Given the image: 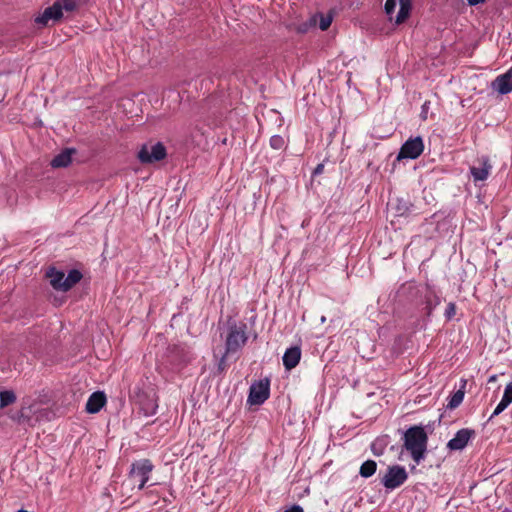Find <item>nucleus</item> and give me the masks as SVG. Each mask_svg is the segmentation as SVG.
<instances>
[{"label":"nucleus","mask_w":512,"mask_h":512,"mask_svg":"<svg viewBox=\"0 0 512 512\" xmlns=\"http://www.w3.org/2000/svg\"><path fill=\"white\" fill-rule=\"evenodd\" d=\"M154 466L149 459H141L131 464L129 479L138 482V490H142L150 478Z\"/></svg>","instance_id":"6"},{"label":"nucleus","mask_w":512,"mask_h":512,"mask_svg":"<svg viewBox=\"0 0 512 512\" xmlns=\"http://www.w3.org/2000/svg\"><path fill=\"white\" fill-rule=\"evenodd\" d=\"M441 303V299L436 291L434 285L426 282L424 285V293L420 304H424V313L427 317H430L434 309Z\"/></svg>","instance_id":"11"},{"label":"nucleus","mask_w":512,"mask_h":512,"mask_svg":"<svg viewBox=\"0 0 512 512\" xmlns=\"http://www.w3.org/2000/svg\"><path fill=\"white\" fill-rule=\"evenodd\" d=\"M86 0H55L53 4L44 9L34 21L37 25L47 27L50 22L53 24L58 23L64 17V12L71 13L76 11L81 3Z\"/></svg>","instance_id":"2"},{"label":"nucleus","mask_w":512,"mask_h":512,"mask_svg":"<svg viewBox=\"0 0 512 512\" xmlns=\"http://www.w3.org/2000/svg\"><path fill=\"white\" fill-rule=\"evenodd\" d=\"M400 6L405 4V6H411V0H399Z\"/></svg>","instance_id":"37"},{"label":"nucleus","mask_w":512,"mask_h":512,"mask_svg":"<svg viewBox=\"0 0 512 512\" xmlns=\"http://www.w3.org/2000/svg\"><path fill=\"white\" fill-rule=\"evenodd\" d=\"M496 380V375H492L490 378H489V382H493Z\"/></svg>","instance_id":"38"},{"label":"nucleus","mask_w":512,"mask_h":512,"mask_svg":"<svg viewBox=\"0 0 512 512\" xmlns=\"http://www.w3.org/2000/svg\"><path fill=\"white\" fill-rule=\"evenodd\" d=\"M491 87L501 95L512 92V67L505 73L497 76Z\"/></svg>","instance_id":"14"},{"label":"nucleus","mask_w":512,"mask_h":512,"mask_svg":"<svg viewBox=\"0 0 512 512\" xmlns=\"http://www.w3.org/2000/svg\"><path fill=\"white\" fill-rule=\"evenodd\" d=\"M387 445L386 437H378L371 443V451L373 455L379 457L384 454Z\"/></svg>","instance_id":"26"},{"label":"nucleus","mask_w":512,"mask_h":512,"mask_svg":"<svg viewBox=\"0 0 512 512\" xmlns=\"http://www.w3.org/2000/svg\"><path fill=\"white\" fill-rule=\"evenodd\" d=\"M404 447L410 452L412 459L419 464L425 459L428 435L422 425L409 427L403 436Z\"/></svg>","instance_id":"1"},{"label":"nucleus","mask_w":512,"mask_h":512,"mask_svg":"<svg viewBox=\"0 0 512 512\" xmlns=\"http://www.w3.org/2000/svg\"><path fill=\"white\" fill-rule=\"evenodd\" d=\"M284 512H304V509L300 505L294 504L287 508Z\"/></svg>","instance_id":"35"},{"label":"nucleus","mask_w":512,"mask_h":512,"mask_svg":"<svg viewBox=\"0 0 512 512\" xmlns=\"http://www.w3.org/2000/svg\"><path fill=\"white\" fill-rule=\"evenodd\" d=\"M407 479L408 473L405 467L395 464L388 466L386 473L380 479V483L387 490H394L403 485Z\"/></svg>","instance_id":"5"},{"label":"nucleus","mask_w":512,"mask_h":512,"mask_svg":"<svg viewBox=\"0 0 512 512\" xmlns=\"http://www.w3.org/2000/svg\"><path fill=\"white\" fill-rule=\"evenodd\" d=\"M456 314V304L454 302H449L446 309H445V312H444V316L446 318L447 321H450L454 318Z\"/></svg>","instance_id":"30"},{"label":"nucleus","mask_w":512,"mask_h":512,"mask_svg":"<svg viewBox=\"0 0 512 512\" xmlns=\"http://www.w3.org/2000/svg\"><path fill=\"white\" fill-rule=\"evenodd\" d=\"M228 355L229 354H226V351H225L224 354L219 359L218 364H217V372H218V374H222L226 370V367H227L226 359H227Z\"/></svg>","instance_id":"32"},{"label":"nucleus","mask_w":512,"mask_h":512,"mask_svg":"<svg viewBox=\"0 0 512 512\" xmlns=\"http://www.w3.org/2000/svg\"><path fill=\"white\" fill-rule=\"evenodd\" d=\"M324 171V164L323 163H319L313 170L312 172V177H316V176H319L323 173Z\"/></svg>","instance_id":"34"},{"label":"nucleus","mask_w":512,"mask_h":512,"mask_svg":"<svg viewBox=\"0 0 512 512\" xmlns=\"http://www.w3.org/2000/svg\"><path fill=\"white\" fill-rule=\"evenodd\" d=\"M270 396V380L268 378L260 379L251 384L247 402L250 405H261Z\"/></svg>","instance_id":"8"},{"label":"nucleus","mask_w":512,"mask_h":512,"mask_svg":"<svg viewBox=\"0 0 512 512\" xmlns=\"http://www.w3.org/2000/svg\"><path fill=\"white\" fill-rule=\"evenodd\" d=\"M131 398L139 406L144 416L156 414L158 409V397L152 385L137 384L131 392Z\"/></svg>","instance_id":"3"},{"label":"nucleus","mask_w":512,"mask_h":512,"mask_svg":"<svg viewBox=\"0 0 512 512\" xmlns=\"http://www.w3.org/2000/svg\"><path fill=\"white\" fill-rule=\"evenodd\" d=\"M75 148H66L57 154L51 161L53 168H65L72 162V155L76 154Z\"/></svg>","instance_id":"18"},{"label":"nucleus","mask_w":512,"mask_h":512,"mask_svg":"<svg viewBox=\"0 0 512 512\" xmlns=\"http://www.w3.org/2000/svg\"><path fill=\"white\" fill-rule=\"evenodd\" d=\"M410 11H411V6H405V4H402L401 7L399 8L397 15H396L395 23L396 24L403 23L408 18Z\"/></svg>","instance_id":"28"},{"label":"nucleus","mask_w":512,"mask_h":512,"mask_svg":"<svg viewBox=\"0 0 512 512\" xmlns=\"http://www.w3.org/2000/svg\"><path fill=\"white\" fill-rule=\"evenodd\" d=\"M396 5V0H386L384 4L385 13L390 17V20H392L391 16L395 11Z\"/></svg>","instance_id":"31"},{"label":"nucleus","mask_w":512,"mask_h":512,"mask_svg":"<svg viewBox=\"0 0 512 512\" xmlns=\"http://www.w3.org/2000/svg\"><path fill=\"white\" fill-rule=\"evenodd\" d=\"M461 383L462 384H461L460 388L448 398V403H447L446 407L450 410L457 408L462 403V401L464 399L465 387H466L467 381L462 379Z\"/></svg>","instance_id":"23"},{"label":"nucleus","mask_w":512,"mask_h":512,"mask_svg":"<svg viewBox=\"0 0 512 512\" xmlns=\"http://www.w3.org/2000/svg\"><path fill=\"white\" fill-rule=\"evenodd\" d=\"M511 403H512V382H510L505 387L502 399L496 406V408H495L494 412L492 413V415L490 416L489 420H491L493 417L501 414Z\"/></svg>","instance_id":"20"},{"label":"nucleus","mask_w":512,"mask_h":512,"mask_svg":"<svg viewBox=\"0 0 512 512\" xmlns=\"http://www.w3.org/2000/svg\"><path fill=\"white\" fill-rule=\"evenodd\" d=\"M394 209L398 217H409L417 214L416 206L405 198H397Z\"/></svg>","instance_id":"17"},{"label":"nucleus","mask_w":512,"mask_h":512,"mask_svg":"<svg viewBox=\"0 0 512 512\" xmlns=\"http://www.w3.org/2000/svg\"><path fill=\"white\" fill-rule=\"evenodd\" d=\"M478 166L473 165L469 168L470 175L475 183L485 181L492 170V164L488 156H481L477 159Z\"/></svg>","instance_id":"13"},{"label":"nucleus","mask_w":512,"mask_h":512,"mask_svg":"<svg viewBox=\"0 0 512 512\" xmlns=\"http://www.w3.org/2000/svg\"><path fill=\"white\" fill-rule=\"evenodd\" d=\"M301 359V349L299 346H292L286 349L282 357L283 366L287 371L295 368Z\"/></svg>","instance_id":"15"},{"label":"nucleus","mask_w":512,"mask_h":512,"mask_svg":"<svg viewBox=\"0 0 512 512\" xmlns=\"http://www.w3.org/2000/svg\"><path fill=\"white\" fill-rule=\"evenodd\" d=\"M424 141L421 136L410 137L400 147L396 162L404 159H417L424 151Z\"/></svg>","instance_id":"7"},{"label":"nucleus","mask_w":512,"mask_h":512,"mask_svg":"<svg viewBox=\"0 0 512 512\" xmlns=\"http://www.w3.org/2000/svg\"><path fill=\"white\" fill-rule=\"evenodd\" d=\"M423 293L424 286L417 285L415 282H406L398 288L396 297L400 301H407L418 305L420 304Z\"/></svg>","instance_id":"10"},{"label":"nucleus","mask_w":512,"mask_h":512,"mask_svg":"<svg viewBox=\"0 0 512 512\" xmlns=\"http://www.w3.org/2000/svg\"><path fill=\"white\" fill-rule=\"evenodd\" d=\"M476 432L471 428H462L456 432L454 437L450 439L447 443V448L450 451H460L463 450L468 442L474 438Z\"/></svg>","instance_id":"12"},{"label":"nucleus","mask_w":512,"mask_h":512,"mask_svg":"<svg viewBox=\"0 0 512 512\" xmlns=\"http://www.w3.org/2000/svg\"><path fill=\"white\" fill-rule=\"evenodd\" d=\"M316 15H317V19L318 18L320 19V21H319V28L322 31L327 30L329 28V26L331 25L332 17L330 15L324 16L321 13H317Z\"/></svg>","instance_id":"29"},{"label":"nucleus","mask_w":512,"mask_h":512,"mask_svg":"<svg viewBox=\"0 0 512 512\" xmlns=\"http://www.w3.org/2000/svg\"><path fill=\"white\" fill-rule=\"evenodd\" d=\"M429 104H430V102L426 101V102L422 105V107H421V114H420V116H421V118H422L423 120H426V119H427V113H428V109H429Z\"/></svg>","instance_id":"33"},{"label":"nucleus","mask_w":512,"mask_h":512,"mask_svg":"<svg viewBox=\"0 0 512 512\" xmlns=\"http://www.w3.org/2000/svg\"><path fill=\"white\" fill-rule=\"evenodd\" d=\"M486 0H467L469 6H476L478 4L484 3Z\"/></svg>","instance_id":"36"},{"label":"nucleus","mask_w":512,"mask_h":512,"mask_svg":"<svg viewBox=\"0 0 512 512\" xmlns=\"http://www.w3.org/2000/svg\"><path fill=\"white\" fill-rule=\"evenodd\" d=\"M248 340L247 324L237 323L229 318L227 320V335L225 338L226 354H233L242 349Z\"/></svg>","instance_id":"4"},{"label":"nucleus","mask_w":512,"mask_h":512,"mask_svg":"<svg viewBox=\"0 0 512 512\" xmlns=\"http://www.w3.org/2000/svg\"><path fill=\"white\" fill-rule=\"evenodd\" d=\"M167 155L166 148L161 142L151 146L144 144L138 152V159L143 164H151L163 160Z\"/></svg>","instance_id":"9"},{"label":"nucleus","mask_w":512,"mask_h":512,"mask_svg":"<svg viewBox=\"0 0 512 512\" xmlns=\"http://www.w3.org/2000/svg\"><path fill=\"white\" fill-rule=\"evenodd\" d=\"M17 397L13 390H3L0 392V409H3L16 402Z\"/></svg>","instance_id":"25"},{"label":"nucleus","mask_w":512,"mask_h":512,"mask_svg":"<svg viewBox=\"0 0 512 512\" xmlns=\"http://www.w3.org/2000/svg\"><path fill=\"white\" fill-rule=\"evenodd\" d=\"M106 401V395L103 391H95L87 400L86 411L90 414L98 413L106 404Z\"/></svg>","instance_id":"16"},{"label":"nucleus","mask_w":512,"mask_h":512,"mask_svg":"<svg viewBox=\"0 0 512 512\" xmlns=\"http://www.w3.org/2000/svg\"><path fill=\"white\" fill-rule=\"evenodd\" d=\"M45 276L49 278L50 285L56 291L63 292V280L65 279V274L63 271L57 270L55 267H49L45 273Z\"/></svg>","instance_id":"19"},{"label":"nucleus","mask_w":512,"mask_h":512,"mask_svg":"<svg viewBox=\"0 0 512 512\" xmlns=\"http://www.w3.org/2000/svg\"><path fill=\"white\" fill-rule=\"evenodd\" d=\"M269 145L274 150H282L286 147V140L281 135H273L269 140Z\"/></svg>","instance_id":"27"},{"label":"nucleus","mask_w":512,"mask_h":512,"mask_svg":"<svg viewBox=\"0 0 512 512\" xmlns=\"http://www.w3.org/2000/svg\"><path fill=\"white\" fill-rule=\"evenodd\" d=\"M377 463L374 460L368 459L364 461L359 468V475L362 478H370L376 473Z\"/></svg>","instance_id":"24"},{"label":"nucleus","mask_w":512,"mask_h":512,"mask_svg":"<svg viewBox=\"0 0 512 512\" xmlns=\"http://www.w3.org/2000/svg\"><path fill=\"white\" fill-rule=\"evenodd\" d=\"M83 274L78 269H71L63 280V292H68L81 281Z\"/></svg>","instance_id":"22"},{"label":"nucleus","mask_w":512,"mask_h":512,"mask_svg":"<svg viewBox=\"0 0 512 512\" xmlns=\"http://www.w3.org/2000/svg\"><path fill=\"white\" fill-rule=\"evenodd\" d=\"M317 25V15H312L309 19L302 23H294L290 25V30L295 31L298 34H306L310 30L315 29Z\"/></svg>","instance_id":"21"}]
</instances>
